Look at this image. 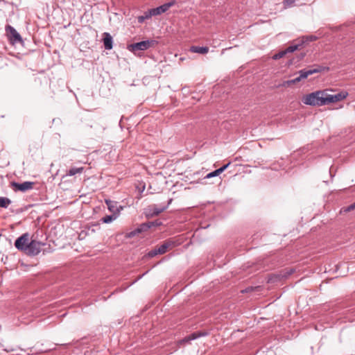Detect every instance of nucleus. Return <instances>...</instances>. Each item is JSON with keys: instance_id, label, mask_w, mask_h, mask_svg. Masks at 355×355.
Returning <instances> with one entry per match:
<instances>
[{"instance_id": "f257e3e1", "label": "nucleus", "mask_w": 355, "mask_h": 355, "mask_svg": "<svg viewBox=\"0 0 355 355\" xmlns=\"http://www.w3.org/2000/svg\"><path fill=\"white\" fill-rule=\"evenodd\" d=\"M45 244L35 239H31L28 233H24L15 241V247L29 256L38 254Z\"/></svg>"}, {"instance_id": "f03ea898", "label": "nucleus", "mask_w": 355, "mask_h": 355, "mask_svg": "<svg viewBox=\"0 0 355 355\" xmlns=\"http://www.w3.org/2000/svg\"><path fill=\"white\" fill-rule=\"evenodd\" d=\"M180 243L178 242L175 239H168L164 241L160 245H157L155 246L154 248L149 250L144 257V259H147L150 258L155 257L158 254H164L168 250L173 249L174 247L179 245Z\"/></svg>"}, {"instance_id": "7ed1b4c3", "label": "nucleus", "mask_w": 355, "mask_h": 355, "mask_svg": "<svg viewBox=\"0 0 355 355\" xmlns=\"http://www.w3.org/2000/svg\"><path fill=\"white\" fill-rule=\"evenodd\" d=\"M324 91H316L303 96L302 101L308 105L322 106L323 105Z\"/></svg>"}, {"instance_id": "20e7f679", "label": "nucleus", "mask_w": 355, "mask_h": 355, "mask_svg": "<svg viewBox=\"0 0 355 355\" xmlns=\"http://www.w3.org/2000/svg\"><path fill=\"white\" fill-rule=\"evenodd\" d=\"M6 36L12 45L17 44H22L24 43L22 37L16 29L12 26L8 24L5 27Z\"/></svg>"}, {"instance_id": "39448f33", "label": "nucleus", "mask_w": 355, "mask_h": 355, "mask_svg": "<svg viewBox=\"0 0 355 355\" xmlns=\"http://www.w3.org/2000/svg\"><path fill=\"white\" fill-rule=\"evenodd\" d=\"M157 41L155 40H147L137 43L131 44L128 46V49L130 51L136 53L139 51H145L150 47L155 46L157 44Z\"/></svg>"}, {"instance_id": "423d86ee", "label": "nucleus", "mask_w": 355, "mask_h": 355, "mask_svg": "<svg viewBox=\"0 0 355 355\" xmlns=\"http://www.w3.org/2000/svg\"><path fill=\"white\" fill-rule=\"evenodd\" d=\"M172 199H169L166 205H153L148 207L147 216H156L164 211L171 203Z\"/></svg>"}, {"instance_id": "0eeeda50", "label": "nucleus", "mask_w": 355, "mask_h": 355, "mask_svg": "<svg viewBox=\"0 0 355 355\" xmlns=\"http://www.w3.org/2000/svg\"><path fill=\"white\" fill-rule=\"evenodd\" d=\"M325 70L328 71L329 67L318 66L316 68L311 69H303L299 71L298 73H299V76L302 79H304V78H306L310 75H312L315 73H319V72H321V71H325Z\"/></svg>"}, {"instance_id": "6e6552de", "label": "nucleus", "mask_w": 355, "mask_h": 355, "mask_svg": "<svg viewBox=\"0 0 355 355\" xmlns=\"http://www.w3.org/2000/svg\"><path fill=\"white\" fill-rule=\"evenodd\" d=\"M175 3L176 1L173 0L157 8H151L152 12L154 16L161 15L162 13L166 12L171 7L175 5Z\"/></svg>"}, {"instance_id": "1a4fd4ad", "label": "nucleus", "mask_w": 355, "mask_h": 355, "mask_svg": "<svg viewBox=\"0 0 355 355\" xmlns=\"http://www.w3.org/2000/svg\"><path fill=\"white\" fill-rule=\"evenodd\" d=\"M34 183L33 182H24L22 183H18L12 182L11 183L12 187L15 191H20L22 192L32 189Z\"/></svg>"}, {"instance_id": "9d476101", "label": "nucleus", "mask_w": 355, "mask_h": 355, "mask_svg": "<svg viewBox=\"0 0 355 355\" xmlns=\"http://www.w3.org/2000/svg\"><path fill=\"white\" fill-rule=\"evenodd\" d=\"M152 223L148 222L141 223L137 228L129 233V236H135L137 234L146 232L149 229L152 228Z\"/></svg>"}, {"instance_id": "9b49d317", "label": "nucleus", "mask_w": 355, "mask_h": 355, "mask_svg": "<svg viewBox=\"0 0 355 355\" xmlns=\"http://www.w3.org/2000/svg\"><path fill=\"white\" fill-rule=\"evenodd\" d=\"M103 42L104 47L106 50H110L113 47V40L109 33H104L103 34Z\"/></svg>"}, {"instance_id": "f8f14e48", "label": "nucleus", "mask_w": 355, "mask_h": 355, "mask_svg": "<svg viewBox=\"0 0 355 355\" xmlns=\"http://www.w3.org/2000/svg\"><path fill=\"white\" fill-rule=\"evenodd\" d=\"M302 47V44L300 42L299 39L294 40L292 44L284 49L286 54L293 53L296 50L300 49Z\"/></svg>"}, {"instance_id": "ddd939ff", "label": "nucleus", "mask_w": 355, "mask_h": 355, "mask_svg": "<svg viewBox=\"0 0 355 355\" xmlns=\"http://www.w3.org/2000/svg\"><path fill=\"white\" fill-rule=\"evenodd\" d=\"M105 203L107 205L108 209L113 214H116L119 216L120 209L117 206V202L110 200H105Z\"/></svg>"}, {"instance_id": "4468645a", "label": "nucleus", "mask_w": 355, "mask_h": 355, "mask_svg": "<svg viewBox=\"0 0 355 355\" xmlns=\"http://www.w3.org/2000/svg\"><path fill=\"white\" fill-rule=\"evenodd\" d=\"M205 335H206V334L203 333V332H195V333H193L191 335H189V336L185 337L184 339L180 340L179 341V344L183 345L185 343L189 342L191 340L196 339V338H199V337H200L202 336H205Z\"/></svg>"}, {"instance_id": "2eb2a0df", "label": "nucleus", "mask_w": 355, "mask_h": 355, "mask_svg": "<svg viewBox=\"0 0 355 355\" xmlns=\"http://www.w3.org/2000/svg\"><path fill=\"white\" fill-rule=\"evenodd\" d=\"M298 39L302 46H304V45H305L306 44H308L313 41H315L318 39V37L313 35H310L302 36Z\"/></svg>"}, {"instance_id": "dca6fc26", "label": "nucleus", "mask_w": 355, "mask_h": 355, "mask_svg": "<svg viewBox=\"0 0 355 355\" xmlns=\"http://www.w3.org/2000/svg\"><path fill=\"white\" fill-rule=\"evenodd\" d=\"M190 51L200 54H206L209 51V48L207 46H192L190 48Z\"/></svg>"}, {"instance_id": "f3484780", "label": "nucleus", "mask_w": 355, "mask_h": 355, "mask_svg": "<svg viewBox=\"0 0 355 355\" xmlns=\"http://www.w3.org/2000/svg\"><path fill=\"white\" fill-rule=\"evenodd\" d=\"M334 94H329L324 91L323 95V105H328L331 103H335Z\"/></svg>"}, {"instance_id": "a211bd4d", "label": "nucleus", "mask_w": 355, "mask_h": 355, "mask_svg": "<svg viewBox=\"0 0 355 355\" xmlns=\"http://www.w3.org/2000/svg\"><path fill=\"white\" fill-rule=\"evenodd\" d=\"M83 167H72L67 172V175L73 176L76 174H80L83 172Z\"/></svg>"}, {"instance_id": "6ab92c4d", "label": "nucleus", "mask_w": 355, "mask_h": 355, "mask_svg": "<svg viewBox=\"0 0 355 355\" xmlns=\"http://www.w3.org/2000/svg\"><path fill=\"white\" fill-rule=\"evenodd\" d=\"M118 217L116 214H111V215H107L101 218V221L103 223H110Z\"/></svg>"}, {"instance_id": "aec40b11", "label": "nucleus", "mask_w": 355, "mask_h": 355, "mask_svg": "<svg viewBox=\"0 0 355 355\" xmlns=\"http://www.w3.org/2000/svg\"><path fill=\"white\" fill-rule=\"evenodd\" d=\"M11 202V200L8 198L0 197V207L7 208Z\"/></svg>"}, {"instance_id": "412c9836", "label": "nucleus", "mask_w": 355, "mask_h": 355, "mask_svg": "<svg viewBox=\"0 0 355 355\" xmlns=\"http://www.w3.org/2000/svg\"><path fill=\"white\" fill-rule=\"evenodd\" d=\"M347 96V93L345 92H341L339 93H337L336 94H334V100L336 102L340 101L341 100L345 99Z\"/></svg>"}, {"instance_id": "4be33fe9", "label": "nucleus", "mask_w": 355, "mask_h": 355, "mask_svg": "<svg viewBox=\"0 0 355 355\" xmlns=\"http://www.w3.org/2000/svg\"><path fill=\"white\" fill-rule=\"evenodd\" d=\"M286 55V52L284 51V50H282V51H280L279 52H278L277 53H275L272 56V59H274V60H279V59L283 58Z\"/></svg>"}, {"instance_id": "5701e85b", "label": "nucleus", "mask_w": 355, "mask_h": 355, "mask_svg": "<svg viewBox=\"0 0 355 355\" xmlns=\"http://www.w3.org/2000/svg\"><path fill=\"white\" fill-rule=\"evenodd\" d=\"M221 173L220 172L219 169H216L209 173H208L206 176H205V178H213V177H216V176H218V175H220Z\"/></svg>"}, {"instance_id": "b1692460", "label": "nucleus", "mask_w": 355, "mask_h": 355, "mask_svg": "<svg viewBox=\"0 0 355 355\" xmlns=\"http://www.w3.org/2000/svg\"><path fill=\"white\" fill-rule=\"evenodd\" d=\"M302 80V78L298 76H297L296 78L292 79V80H289L287 81V84L288 85H293V84H295L297 83H299L300 81H301Z\"/></svg>"}, {"instance_id": "393cba45", "label": "nucleus", "mask_w": 355, "mask_h": 355, "mask_svg": "<svg viewBox=\"0 0 355 355\" xmlns=\"http://www.w3.org/2000/svg\"><path fill=\"white\" fill-rule=\"evenodd\" d=\"M354 209H355V202L354 203L351 204L350 205H349L348 207L342 209L341 212L342 211L348 212V211H350Z\"/></svg>"}, {"instance_id": "a878e982", "label": "nucleus", "mask_w": 355, "mask_h": 355, "mask_svg": "<svg viewBox=\"0 0 355 355\" xmlns=\"http://www.w3.org/2000/svg\"><path fill=\"white\" fill-rule=\"evenodd\" d=\"M143 16L146 19H148L151 18L153 16H154V15L152 12V10L149 9L148 10H147L146 12H144Z\"/></svg>"}, {"instance_id": "bb28decb", "label": "nucleus", "mask_w": 355, "mask_h": 355, "mask_svg": "<svg viewBox=\"0 0 355 355\" xmlns=\"http://www.w3.org/2000/svg\"><path fill=\"white\" fill-rule=\"evenodd\" d=\"M295 0H284V5L286 7H291L293 6Z\"/></svg>"}, {"instance_id": "cd10ccee", "label": "nucleus", "mask_w": 355, "mask_h": 355, "mask_svg": "<svg viewBox=\"0 0 355 355\" xmlns=\"http://www.w3.org/2000/svg\"><path fill=\"white\" fill-rule=\"evenodd\" d=\"M148 223H152L153 225H152V227H158L160 225H162V222L159 221V220H154V221H148Z\"/></svg>"}, {"instance_id": "c85d7f7f", "label": "nucleus", "mask_w": 355, "mask_h": 355, "mask_svg": "<svg viewBox=\"0 0 355 355\" xmlns=\"http://www.w3.org/2000/svg\"><path fill=\"white\" fill-rule=\"evenodd\" d=\"M230 165V162H228L226 164H224L223 166L220 167L218 169L220 172L222 173L225 170H226L228 166Z\"/></svg>"}, {"instance_id": "c756f323", "label": "nucleus", "mask_w": 355, "mask_h": 355, "mask_svg": "<svg viewBox=\"0 0 355 355\" xmlns=\"http://www.w3.org/2000/svg\"><path fill=\"white\" fill-rule=\"evenodd\" d=\"M137 19H138V22L140 24L144 23V21L146 20V19L144 17L143 15L139 16Z\"/></svg>"}, {"instance_id": "7c9ffc66", "label": "nucleus", "mask_w": 355, "mask_h": 355, "mask_svg": "<svg viewBox=\"0 0 355 355\" xmlns=\"http://www.w3.org/2000/svg\"><path fill=\"white\" fill-rule=\"evenodd\" d=\"M305 55H306V53H302L300 54V58H301V59H302V58L305 56Z\"/></svg>"}, {"instance_id": "2f4dec72", "label": "nucleus", "mask_w": 355, "mask_h": 355, "mask_svg": "<svg viewBox=\"0 0 355 355\" xmlns=\"http://www.w3.org/2000/svg\"><path fill=\"white\" fill-rule=\"evenodd\" d=\"M21 266H28L27 265H25L23 263H21Z\"/></svg>"}]
</instances>
